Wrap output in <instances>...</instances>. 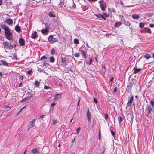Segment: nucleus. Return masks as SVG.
I'll list each match as a JSON object with an SVG mask.
<instances>
[{
	"mask_svg": "<svg viewBox=\"0 0 154 154\" xmlns=\"http://www.w3.org/2000/svg\"><path fill=\"white\" fill-rule=\"evenodd\" d=\"M20 79H21V80H22L21 82H22L23 81V75H21L20 76Z\"/></svg>",
	"mask_w": 154,
	"mask_h": 154,
	"instance_id": "09e8293b",
	"label": "nucleus"
},
{
	"mask_svg": "<svg viewBox=\"0 0 154 154\" xmlns=\"http://www.w3.org/2000/svg\"><path fill=\"white\" fill-rule=\"evenodd\" d=\"M144 57L146 59H149L151 57V56L149 54L146 53L144 56Z\"/></svg>",
	"mask_w": 154,
	"mask_h": 154,
	"instance_id": "b1692460",
	"label": "nucleus"
},
{
	"mask_svg": "<svg viewBox=\"0 0 154 154\" xmlns=\"http://www.w3.org/2000/svg\"><path fill=\"white\" fill-rule=\"evenodd\" d=\"M0 61L2 62V64L3 65L6 66L8 67L9 66L8 63L5 60H1Z\"/></svg>",
	"mask_w": 154,
	"mask_h": 154,
	"instance_id": "a211bd4d",
	"label": "nucleus"
},
{
	"mask_svg": "<svg viewBox=\"0 0 154 154\" xmlns=\"http://www.w3.org/2000/svg\"><path fill=\"white\" fill-rule=\"evenodd\" d=\"M8 31L5 32L6 38L9 40H12L13 39L12 34L10 32V30Z\"/></svg>",
	"mask_w": 154,
	"mask_h": 154,
	"instance_id": "f03ea898",
	"label": "nucleus"
},
{
	"mask_svg": "<svg viewBox=\"0 0 154 154\" xmlns=\"http://www.w3.org/2000/svg\"><path fill=\"white\" fill-rule=\"evenodd\" d=\"M98 2L100 4L101 10L102 11H104L105 10V8H106V7L105 6L103 2L102 1H99Z\"/></svg>",
	"mask_w": 154,
	"mask_h": 154,
	"instance_id": "0eeeda50",
	"label": "nucleus"
},
{
	"mask_svg": "<svg viewBox=\"0 0 154 154\" xmlns=\"http://www.w3.org/2000/svg\"><path fill=\"white\" fill-rule=\"evenodd\" d=\"M149 26L150 27H154V24H150L149 25Z\"/></svg>",
	"mask_w": 154,
	"mask_h": 154,
	"instance_id": "4d7b16f0",
	"label": "nucleus"
},
{
	"mask_svg": "<svg viewBox=\"0 0 154 154\" xmlns=\"http://www.w3.org/2000/svg\"><path fill=\"white\" fill-rule=\"evenodd\" d=\"M111 132L113 136H114L115 135V133L112 130H111Z\"/></svg>",
	"mask_w": 154,
	"mask_h": 154,
	"instance_id": "8fccbe9b",
	"label": "nucleus"
},
{
	"mask_svg": "<svg viewBox=\"0 0 154 154\" xmlns=\"http://www.w3.org/2000/svg\"><path fill=\"white\" fill-rule=\"evenodd\" d=\"M31 152L33 154H37L40 153L39 151L37 148L32 149Z\"/></svg>",
	"mask_w": 154,
	"mask_h": 154,
	"instance_id": "2eb2a0df",
	"label": "nucleus"
},
{
	"mask_svg": "<svg viewBox=\"0 0 154 154\" xmlns=\"http://www.w3.org/2000/svg\"><path fill=\"white\" fill-rule=\"evenodd\" d=\"M55 59L53 56H51L50 58V61L51 63H53L54 62Z\"/></svg>",
	"mask_w": 154,
	"mask_h": 154,
	"instance_id": "cd10ccee",
	"label": "nucleus"
},
{
	"mask_svg": "<svg viewBox=\"0 0 154 154\" xmlns=\"http://www.w3.org/2000/svg\"><path fill=\"white\" fill-rule=\"evenodd\" d=\"M134 97L132 95L131 97L129 98H128V102L127 104V106L128 107H130L131 106V104L133 101Z\"/></svg>",
	"mask_w": 154,
	"mask_h": 154,
	"instance_id": "39448f33",
	"label": "nucleus"
},
{
	"mask_svg": "<svg viewBox=\"0 0 154 154\" xmlns=\"http://www.w3.org/2000/svg\"><path fill=\"white\" fill-rule=\"evenodd\" d=\"M103 14L104 15L103 16L105 18H107L109 17V15L107 13H106L104 12L103 13Z\"/></svg>",
	"mask_w": 154,
	"mask_h": 154,
	"instance_id": "4c0bfd02",
	"label": "nucleus"
},
{
	"mask_svg": "<svg viewBox=\"0 0 154 154\" xmlns=\"http://www.w3.org/2000/svg\"><path fill=\"white\" fill-rule=\"evenodd\" d=\"M56 104V103H52L51 104V106H54Z\"/></svg>",
	"mask_w": 154,
	"mask_h": 154,
	"instance_id": "bf43d9fd",
	"label": "nucleus"
},
{
	"mask_svg": "<svg viewBox=\"0 0 154 154\" xmlns=\"http://www.w3.org/2000/svg\"><path fill=\"white\" fill-rule=\"evenodd\" d=\"M73 8H75L76 7V5L73 2V5L72 7Z\"/></svg>",
	"mask_w": 154,
	"mask_h": 154,
	"instance_id": "864d4df0",
	"label": "nucleus"
},
{
	"mask_svg": "<svg viewBox=\"0 0 154 154\" xmlns=\"http://www.w3.org/2000/svg\"><path fill=\"white\" fill-rule=\"evenodd\" d=\"M137 66L135 65L133 69V70H134V74H135L137 73L142 69L137 68Z\"/></svg>",
	"mask_w": 154,
	"mask_h": 154,
	"instance_id": "1a4fd4ad",
	"label": "nucleus"
},
{
	"mask_svg": "<svg viewBox=\"0 0 154 154\" xmlns=\"http://www.w3.org/2000/svg\"><path fill=\"white\" fill-rule=\"evenodd\" d=\"M44 88L45 89H51V88L47 85H44Z\"/></svg>",
	"mask_w": 154,
	"mask_h": 154,
	"instance_id": "a19ab883",
	"label": "nucleus"
},
{
	"mask_svg": "<svg viewBox=\"0 0 154 154\" xmlns=\"http://www.w3.org/2000/svg\"><path fill=\"white\" fill-rule=\"evenodd\" d=\"M92 61V59L91 58L90 59V62L89 63V65H90L91 64V62Z\"/></svg>",
	"mask_w": 154,
	"mask_h": 154,
	"instance_id": "13d9d810",
	"label": "nucleus"
},
{
	"mask_svg": "<svg viewBox=\"0 0 154 154\" xmlns=\"http://www.w3.org/2000/svg\"><path fill=\"white\" fill-rule=\"evenodd\" d=\"M1 27L4 30L5 32L8 31L10 30L9 28L7 26L5 25L2 26Z\"/></svg>",
	"mask_w": 154,
	"mask_h": 154,
	"instance_id": "f3484780",
	"label": "nucleus"
},
{
	"mask_svg": "<svg viewBox=\"0 0 154 154\" xmlns=\"http://www.w3.org/2000/svg\"><path fill=\"white\" fill-rule=\"evenodd\" d=\"M61 62L62 63L65 65H66L67 64V59L65 57H61Z\"/></svg>",
	"mask_w": 154,
	"mask_h": 154,
	"instance_id": "6e6552de",
	"label": "nucleus"
},
{
	"mask_svg": "<svg viewBox=\"0 0 154 154\" xmlns=\"http://www.w3.org/2000/svg\"><path fill=\"white\" fill-rule=\"evenodd\" d=\"M54 35H50L48 37V40L49 42H50L52 44L54 43L57 42L58 41V39L57 38H54Z\"/></svg>",
	"mask_w": 154,
	"mask_h": 154,
	"instance_id": "7ed1b4c3",
	"label": "nucleus"
},
{
	"mask_svg": "<svg viewBox=\"0 0 154 154\" xmlns=\"http://www.w3.org/2000/svg\"><path fill=\"white\" fill-rule=\"evenodd\" d=\"M74 42L75 44H78L79 43V41L78 39H75L74 40Z\"/></svg>",
	"mask_w": 154,
	"mask_h": 154,
	"instance_id": "473e14b6",
	"label": "nucleus"
},
{
	"mask_svg": "<svg viewBox=\"0 0 154 154\" xmlns=\"http://www.w3.org/2000/svg\"><path fill=\"white\" fill-rule=\"evenodd\" d=\"M6 22L9 25H11L13 23V20L11 19H6L5 20Z\"/></svg>",
	"mask_w": 154,
	"mask_h": 154,
	"instance_id": "ddd939ff",
	"label": "nucleus"
},
{
	"mask_svg": "<svg viewBox=\"0 0 154 154\" xmlns=\"http://www.w3.org/2000/svg\"><path fill=\"white\" fill-rule=\"evenodd\" d=\"M80 54L78 53H76L74 54V56L76 57H79V56Z\"/></svg>",
	"mask_w": 154,
	"mask_h": 154,
	"instance_id": "ea45409f",
	"label": "nucleus"
},
{
	"mask_svg": "<svg viewBox=\"0 0 154 154\" xmlns=\"http://www.w3.org/2000/svg\"><path fill=\"white\" fill-rule=\"evenodd\" d=\"M15 31L18 32H20L21 31L20 27L17 25L15 26Z\"/></svg>",
	"mask_w": 154,
	"mask_h": 154,
	"instance_id": "4468645a",
	"label": "nucleus"
},
{
	"mask_svg": "<svg viewBox=\"0 0 154 154\" xmlns=\"http://www.w3.org/2000/svg\"><path fill=\"white\" fill-rule=\"evenodd\" d=\"M22 86V83L21 82L19 85V87H21Z\"/></svg>",
	"mask_w": 154,
	"mask_h": 154,
	"instance_id": "6e6d98bb",
	"label": "nucleus"
},
{
	"mask_svg": "<svg viewBox=\"0 0 154 154\" xmlns=\"http://www.w3.org/2000/svg\"><path fill=\"white\" fill-rule=\"evenodd\" d=\"M150 104L152 107H153L154 106V101L152 100L151 101H150Z\"/></svg>",
	"mask_w": 154,
	"mask_h": 154,
	"instance_id": "37998d69",
	"label": "nucleus"
},
{
	"mask_svg": "<svg viewBox=\"0 0 154 154\" xmlns=\"http://www.w3.org/2000/svg\"><path fill=\"white\" fill-rule=\"evenodd\" d=\"M49 17L55 18L56 17V16L52 12H50L48 14Z\"/></svg>",
	"mask_w": 154,
	"mask_h": 154,
	"instance_id": "aec40b11",
	"label": "nucleus"
},
{
	"mask_svg": "<svg viewBox=\"0 0 154 154\" xmlns=\"http://www.w3.org/2000/svg\"><path fill=\"white\" fill-rule=\"evenodd\" d=\"M113 80H114L113 77H112L111 78V80H110V81L111 82H112L113 81Z\"/></svg>",
	"mask_w": 154,
	"mask_h": 154,
	"instance_id": "774afa93",
	"label": "nucleus"
},
{
	"mask_svg": "<svg viewBox=\"0 0 154 154\" xmlns=\"http://www.w3.org/2000/svg\"><path fill=\"white\" fill-rule=\"evenodd\" d=\"M118 90V88L117 87H115V88H114V90L113 91V92L114 93H116L117 92V91Z\"/></svg>",
	"mask_w": 154,
	"mask_h": 154,
	"instance_id": "de8ad7c7",
	"label": "nucleus"
},
{
	"mask_svg": "<svg viewBox=\"0 0 154 154\" xmlns=\"http://www.w3.org/2000/svg\"><path fill=\"white\" fill-rule=\"evenodd\" d=\"M132 18L133 19H138L139 18V16L138 14H133L131 16Z\"/></svg>",
	"mask_w": 154,
	"mask_h": 154,
	"instance_id": "4be33fe9",
	"label": "nucleus"
},
{
	"mask_svg": "<svg viewBox=\"0 0 154 154\" xmlns=\"http://www.w3.org/2000/svg\"><path fill=\"white\" fill-rule=\"evenodd\" d=\"M13 55V57L14 59H15L16 60H17V56L16 55V54H14Z\"/></svg>",
	"mask_w": 154,
	"mask_h": 154,
	"instance_id": "49530a36",
	"label": "nucleus"
},
{
	"mask_svg": "<svg viewBox=\"0 0 154 154\" xmlns=\"http://www.w3.org/2000/svg\"><path fill=\"white\" fill-rule=\"evenodd\" d=\"M57 121L56 119H54L53 120V124L54 125H55V124L57 123Z\"/></svg>",
	"mask_w": 154,
	"mask_h": 154,
	"instance_id": "c03bdc74",
	"label": "nucleus"
},
{
	"mask_svg": "<svg viewBox=\"0 0 154 154\" xmlns=\"http://www.w3.org/2000/svg\"><path fill=\"white\" fill-rule=\"evenodd\" d=\"M47 59V57L45 56H43L41 58L40 60H43L45 59Z\"/></svg>",
	"mask_w": 154,
	"mask_h": 154,
	"instance_id": "58836bf2",
	"label": "nucleus"
},
{
	"mask_svg": "<svg viewBox=\"0 0 154 154\" xmlns=\"http://www.w3.org/2000/svg\"><path fill=\"white\" fill-rule=\"evenodd\" d=\"M36 32L34 31V33L32 34V35L31 36V38L33 39H35L38 37V36L36 35Z\"/></svg>",
	"mask_w": 154,
	"mask_h": 154,
	"instance_id": "6ab92c4d",
	"label": "nucleus"
},
{
	"mask_svg": "<svg viewBox=\"0 0 154 154\" xmlns=\"http://www.w3.org/2000/svg\"><path fill=\"white\" fill-rule=\"evenodd\" d=\"M101 138V134L100 133V128H99V133H98V138H99V140H100Z\"/></svg>",
	"mask_w": 154,
	"mask_h": 154,
	"instance_id": "c756f323",
	"label": "nucleus"
},
{
	"mask_svg": "<svg viewBox=\"0 0 154 154\" xmlns=\"http://www.w3.org/2000/svg\"><path fill=\"white\" fill-rule=\"evenodd\" d=\"M97 17L101 18L103 19H105L103 15L101 14H98V15H97Z\"/></svg>",
	"mask_w": 154,
	"mask_h": 154,
	"instance_id": "a878e982",
	"label": "nucleus"
},
{
	"mask_svg": "<svg viewBox=\"0 0 154 154\" xmlns=\"http://www.w3.org/2000/svg\"><path fill=\"white\" fill-rule=\"evenodd\" d=\"M62 94L60 93L59 94H56L54 96V100H56L58 99L61 97Z\"/></svg>",
	"mask_w": 154,
	"mask_h": 154,
	"instance_id": "dca6fc26",
	"label": "nucleus"
},
{
	"mask_svg": "<svg viewBox=\"0 0 154 154\" xmlns=\"http://www.w3.org/2000/svg\"><path fill=\"white\" fill-rule=\"evenodd\" d=\"M131 24L130 23L129 21H126V23H125V26H129Z\"/></svg>",
	"mask_w": 154,
	"mask_h": 154,
	"instance_id": "e433bc0d",
	"label": "nucleus"
},
{
	"mask_svg": "<svg viewBox=\"0 0 154 154\" xmlns=\"http://www.w3.org/2000/svg\"><path fill=\"white\" fill-rule=\"evenodd\" d=\"M19 43L20 45L21 46H23L25 44V41L24 39L22 38H20L19 40Z\"/></svg>",
	"mask_w": 154,
	"mask_h": 154,
	"instance_id": "9d476101",
	"label": "nucleus"
},
{
	"mask_svg": "<svg viewBox=\"0 0 154 154\" xmlns=\"http://www.w3.org/2000/svg\"><path fill=\"white\" fill-rule=\"evenodd\" d=\"M134 83V82L133 81V79L131 80V82H130V84H131L132 85Z\"/></svg>",
	"mask_w": 154,
	"mask_h": 154,
	"instance_id": "603ef678",
	"label": "nucleus"
},
{
	"mask_svg": "<svg viewBox=\"0 0 154 154\" xmlns=\"http://www.w3.org/2000/svg\"><path fill=\"white\" fill-rule=\"evenodd\" d=\"M112 11L114 13H115L116 12L114 8H112Z\"/></svg>",
	"mask_w": 154,
	"mask_h": 154,
	"instance_id": "0e129e2a",
	"label": "nucleus"
},
{
	"mask_svg": "<svg viewBox=\"0 0 154 154\" xmlns=\"http://www.w3.org/2000/svg\"><path fill=\"white\" fill-rule=\"evenodd\" d=\"M35 119H33L30 122L28 126V129H30L34 127L35 125Z\"/></svg>",
	"mask_w": 154,
	"mask_h": 154,
	"instance_id": "423d86ee",
	"label": "nucleus"
},
{
	"mask_svg": "<svg viewBox=\"0 0 154 154\" xmlns=\"http://www.w3.org/2000/svg\"><path fill=\"white\" fill-rule=\"evenodd\" d=\"M82 54L85 58H86V54L83 50L82 51Z\"/></svg>",
	"mask_w": 154,
	"mask_h": 154,
	"instance_id": "f704fd0d",
	"label": "nucleus"
},
{
	"mask_svg": "<svg viewBox=\"0 0 154 154\" xmlns=\"http://www.w3.org/2000/svg\"><path fill=\"white\" fill-rule=\"evenodd\" d=\"M55 49L54 48H52L51 49V54L52 55H54L55 54Z\"/></svg>",
	"mask_w": 154,
	"mask_h": 154,
	"instance_id": "c9c22d12",
	"label": "nucleus"
},
{
	"mask_svg": "<svg viewBox=\"0 0 154 154\" xmlns=\"http://www.w3.org/2000/svg\"><path fill=\"white\" fill-rule=\"evenodd\" d=\"M38 71L40 72H42L45 73V71L44 70L42 69L41 68L39 67L38 68Z\"/></svg>",
	"mask_w": 154,
	"mask_h": 154,
	"instance_id": "7c9ffc66",
	"label": "nucleus"
},
{
	"mask_svg": "<svg viewBox=\"0 0 154 154\" xmlns=\"http://www.w3.org/2000/svg\"><path fill=\"white\" fill-rule=\"evenodd\" d=\"M48 65H49L48 64V63H47L45 61H44V63H43V66H48Z\"/></svg>",
	"mask_w": 154,
	"mask_h": 154,
	"instance_id": "72a5a7b5",
	"label": "nucleus"
},
{
	"mask_svg": "<svg viewBox=\"0 0 154 154\" xmlns=\"http://www.w3.org/2000/svg\"><path fill=\"white\" fill-rule=\"evenodd\" d=\"M40 83L37 80H35V82L34 85L36 87H38L40 85Z\"/></svg>",
	"mask_w": 154,
	"mask_h": 154,
	"instance_id": "393cba45",
	"label": "nucleus"
},
{
	"mask_svg": "<svg viewBox=\"0 0 154 154\" xmlns=\"http://www.w3.org/2000/svg\"><path fill=\"white\" fill-rule=\"evenodd\" d=\"M144 25V23H140L139 24V26L140 28H143Z\"/></svg>",
	"mask_w": 154,
	"mask_h": 154,
	"instance_id": "c85d7f7f",
	"label": "nucleus"
},
{
	"mask_svg": "<svg viewBox=\"0 0 154 154\" xmlns=\"http://www.w3.org/2000/svg\"><path fill=\"white\" fill-rule=\"evenodd\" d=\"M132 86V85L130 84V83H129L128 85H127V87H131Z\"/></svg>",
	"mask_w": 154,
	"mask_h": 154,
	"instance_id": "e2e57ef3",
	"label": "nucleus"
},
{
	"mask_svg": "<svg viewBox=\"0 0 154 154\" xmlns=\"http://www.w3.org/2000/svg\"><path fill=\"white\" fill-rule=\"evenodd\" d=\"M27 94H28V95H29V96L30 97H32L33 95V94L31 92H29V91L27 92Z\"/></svg>",
	"mask_w": 154,
	"mask_h": 154,
	"instance_id": "79ce46f5",
	"label": "nucleus"
},
{
	"mask_svg": "<svg viewBox=\"0 0 154 154\" xmlns=\"http://www.w3.org/2000/svg\"><path fill=\"white\" fill-rule=\"evenodd\" d=\"M49 31L48 29H42L41 30V32L45 35H47L49 32Z\"/></svg>",
	"mask_w": 154,
	"mask_h": 154,
	"instance_id": "f8f14e48",
	"label": "nucleus"
},
{
	"mask_svg": "<svg viewBox=\"0 0 154 154\" xmlns=\"http://www.w3.org/2000/svg\"><path fill=\"white\" fill-rule=\"evenodd\" d=\"M133 116L132 112H130L128 114L127 113V119L131 123H132L133 122Z\"/></svg>",
	"mask_w": 154,
	"mask_h": 154,
	"instance_id": "20e7f679",
	"label": "nucleus"
},
{
	"mask_svg": "<svg viewBox=\"0 0 154 154\" xmlns=\"http://www.w3.org/2000/svg\"><path fill=\"white\" fill-rule=\"evenodd\" d=\"M123 117L120 116L118 118V120L120 124L121 122L123 121Z\"/></svg>",
	"mask_w": 154,
	"mask_h": 154,
	"instance_id": "bb28decb",
	"label": "nucleus"
},
{
	"mask_svg": "<svg viewBox=\"0 0 154 154\" xmlns=\"http://www.w3.org/2000/svg\"><path fill=\"white\" fill-rule=\"evenodd\" d=\"M28 99V98L27 97H26L25 98L23 99V100H24L25 101H26Z\"/></svg>",
	"mask_w": 154,
	"mask_h": 154,
	"instance_id": "5fc2aeb1",
	"label": "nucleus"
},
{
	"mask_svg": "<svg viewBox=\"0 0 154 154\" xmlns=\"http://www.w3.org/2000/svg\"><path fill=\"white\" fill-rule=\"evenodd\" d=\"M87 117L88 119V121H89L91 119V114L89 112V110L88 109V111L87 114Z\"/></svg>",
	"mask_w": 154,
	"mask_h": 154,
	"instance_id": "5701e85b",
	"label": "nucleus"
},
{
	"mask_svg": "<svg viewBox=\"0 0 154 154\" xmlns=\"http://www.w3.org/2000/svg\"><path fill=\"white\" fill-rule=\"evenodd\" d=\"M12 45H13V47H14V48H15L16 47V46H17L16 44H15V43L14 44Z\"/></svg>",
	"mask_w": 154,
	"mask_h": 154,
	"instance_id": "338daca9",
	"label": "nucleus"
},
{
	"mask_svg": "<svg viewBox=\"0 0 154 154\" xmlns=\"http://www.w3.org/2000/svg\"><path fill=\"white\" fill-rule=\"evenodd\" d=\"M94 101L96 104V99L95 97L94 98Z\"/></svg>",
	"mask_w": 154,
	"mask_h": 154,
	"instance_id": "680f3d73",
	"label": "nucleus"
},
{
	"mask_svg": "<svg viewBox=\"0 0 154 154\" xmlns=\"http://www.w3.org/2000/svg\"><path fill=\"white\" fill-rule=\"evenodd\" d=\"M2 43L3 45V48L6 52H7L6 50H11L13 48V45L9 42L5 41Z\"/></svg>",
	"mask_w": 154,
	"mask_h": 154,
	"instance_id": "f257e3e1",
	"label": "nucleus"
},
{
	"mask_svg": "<svg viewBox=\"0 0 154 154\" xmlns=\"http://www.w3.org/2000/svg\"><path fill=\"white\" fill-rule=\"evenodd\" d=\"M80 129H81V128H80V127L78 128L77 129V130H76V132H77V134H79V131H80Z\"/></svg>",
	"mask_w": 154,
	"mask_h": 154,
	"instance_id": "3c124183",
	"label": "nucleus"
},
{
	"mask_svg": "<svg viewBox=\"0 0 154 154\" xmlns=\"http://www.w3.org/2000/svg\"><path fill=\"white\" fill-rule=\"evenodd\" d=\"M46 28L45 29H47L48 30V29L50 28V27L46 25Z\"/></svg>",
	"mask_w": 154,
	"mask_h": 154,
	"instance_id": "052dcab7",
	"label": "nucleus"
},
{
	"mask_svg": "<svg viewBox=\"0 0 154 154\" xmlns=\"http://www.w3.org/2000/svg\"><path fill=\"white\" fill-rule=\"evenodd\" d=\"M32 73V70H30L28 71L27 72V74L28 75H31Z\"/></svg>",
	"mask_w": 154,
	"mask_h": 154,
	"instance_id": "a18cd8bd",
	"label": "nucleus"
},
{
	"mask_svg": "<svg viewBox=\"0 0 154 154\" xmlns=\"http://www.w3.org/2000/svg\"><path fill=\"white\" fill-rule=\"evenodd\" d=\"M105 119L106 120H107L108 119V115L107 113H106L104 114Z\"/></svg>",
	"mask_w": 154,
	"mask_h": 154,
	"instance_id": "2f4dec72",
	"label": "nucleus"
},
{
	"mask_svg": "<svg viewBox=\"0 0 154 154\" xmlns=\"http://www.w3.org/2000/svg\"><path fill=\"white\" fill-rule=\"evenodd\" d=\"M144 30L145 32H146L148 33H149L150 34L151 33V31L150 29L149 28H144Z\"/></svg>",
	"mask_w": 154,
	"mask_h": 154,
	"instance_id": "412c9836",
	"label": "nucleus"
},
{
	"mask_svg": "<svg viewBox=\"0 0 154 154\" xmlns=\"http://www.w3.org/2000/svg\"><path fill=\"white\" fill-rule=\"evenodd\" d=\"M153 107H151L150 106H149L147 107L146 110L147 111V115H149L153 110Z\"/></svg>",
	"mask_w": 154,
	"mask_h": 154,
	"instance_id": "9b49d317",
	"label": "nucleus"
},
{
	"mask_svg": "<svg viewBox=\"0 0 154 154\" xmlns=\"http://www.w3.org/2000/svg\"><path fill=\"white\" fill-rule=\"evenodd\" d=\"M3 2L2 0H0V5H2Z\"/></svg>",
	"mask_w": 154,
	"mask_h": 154,
	"instance_id": "69168bd1",
	"label": "nucleus"
}]
</instances>
